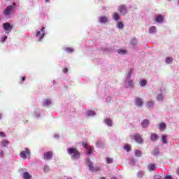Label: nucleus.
Masks as SVG:
<instances>
[{"instance_id": "f257e3e1", "label": "nucleus", "mask_w": 179, "mask_h": 179, "mask_svg": "<svg viewBox=\"0 0 179 179\" xmlns=\"http://www.w3.org/2000/svg\"><path fill=\"white\" fill-rule=\"evenodd\" d=\"M67 152L69 155H70L71 159L73 160H77V159H79L80 157V153L78 150V149L75 148H70L67 149Z\"/></svg>"}, {"instance_id": "f03ea898", "label": "nucleus", "mask_w": 179, "mask_h": 179, "mask_svg": "<svg viewBox=\"0 0 179 179\" xmlns=\"http://www.w3.org/2000/svg\"><path fill=\"white\" fill-rule=\"evenodd\" d=\"M16 8V3H13V4L8 6L6 9L3 10V14L4 16H9L10 13H12L14 9Z\"/></svg>"}, {"instance_id": "7ed1b4c3", "label": "nucleus", "mask_w": 179, "mask_h": 179, "mask_svg": "<svg viewBox=\"0 0 179 179\" xmlns=\"http://www.w3.org/2000/svg\"><path fill=\"white\" fill-rule=\"evenodd\" d=\"M131 138H133V139H134V141H136V142L140 145L143 143V138L139 133H135L133 136H131Z\"/></svg>"}, {"instance_id": "20e7f679", "label": "nucleus", "mask_w": 179, "mask_h": 179, "mask_svg": "<svg viewBox=\"0 0 179 179\" xmlns=\"http://www.w3.org/2000/svg\"><path fill=\"white\" fill-rule=\"evenodd\" d=\"M87 166H88L90 171H100L99 168L94 169V166H93V163H92V161H90V158H87Z\"/></svg>"}, {"instance_id": "39448f33", "label": "nucleus", "mask_w": 179, "mask_h": 179, "mask_svg": "<svg viewBox=\"0 0 179 179\" xmlns=\"http://www.w3.org/2000/svg\"><path fill=\"white\" fill-rule=\"evenodd\" d=\"M20 156L22 159H27V157H30V150L28 148H25L24 151H22L20 152Z\"/></svg>"}, {"instance_id": "423d86ee", "label": "nucleus", "mask_w": 179, "mask_h": 179, "mask_svg": "<svg viewBox=\"0 0 179 179\" xmlns=\"http://www.w3.org/2000/svg\"><path fill=\"white\" fill-rule=\"evenodd\" d=\"M53 155L54 154L51 151L45 152L43 159L46 160H51V159H52Z\"/></svg>"}, {"instance_id": "0eeeda50", "label": "nucleus", "mask_w": 179, "mask_h": 179, "mask_svg": "<svg viewBox=\"0 0 179 179\" xmlns=\"http://www.w3.org/2000/svg\"><path fill=\"white\" fill-rule=\"evenodd\" d=\"M3 28L4 29V30L8 31V30H12V29H13V27L10 25V23L6 22L3 24Z\"/></svg>"}, {"instance_id": "6e6552de", "label": "nucleus", "mask_w": 179, "mask_h": 179, "mask_svg": "<svg viewBox=\"0 0 179 179\" xmlns=\"http://www.w3.org/2000/svg\"><path fill=\"white\" fill-rule=\"evenodd\" d=\"M136 106H137V107H142V106H143V100H142V99L141 98H136Z\"/></svg>"}, {"instance_id": "1a4fd4ad", "label": "nucleus", "mask_w": 179, "mask_h": 179, "mask_svg": "<svg viewBox=\"0 0 179 179\" xmlns=\"http://www.w3.org/2000/svg\"><path fill=\"white\" fill-rule=\"evenodd\" d=\"M119 12H120V13H123V15H125V13H127V7L125 6V5L122 4L120 6Z\"/></svg>"}, {"instance_id": "9d476101", "label": "nucleus", "mask_w": 179, "mask_h": 179, "mask_svg": "<svg viewBox=\"0 0 179 179\" xmlns=\"http://www.w3.org/2000/svg\"><path fill=\"white\" fill-rule=\"evenodd\" d=\"M41 31L42 32V34L38 38L39 41H41L42 39L44 38V36H45V27H43L41 29Z\"/></svg>"}, {"instance_id": "9b49d317", "label": "nucleus", "mask_w": 179, "mask_h": 179, "mask_svg": "<svg viewBox=\"0 0 179 179\" xmlns=\"http://www.w3.org/2000/svg\"><path fill=\"white\" fill-rule=\"evenodd\" d=\"M159 136L156 133H152L150 136L151 141L153 142H155V141H157L159 139Z\"/></svg>"}, {"instance_id": "f8f14e48", "label": "nucleus", "mask_w": 179, "mask_h": 179, "mask_svg": "<svg viewBox=\"0 0 179 179\" xmlns=\"http://www.w3.org/2000/svg\"><path fill=\"white\" fill-rule=\"evenodd\" d=\"M150 122L149 120H148L147 119L144 120L142 122H141V125L143 128H148V127H149L150 125Z\"/></svg>"}, {"instance_id": "ddd939ff", "label": "nucleus", "mask_w": 179, "mask_h": 179, "mask_svg": "<svg viewBox=\"0 0 179 179\" xmlns=\"http://www.w3.org/2000/svg\"><path fill=\"white\" fill-rule=\"evenodd\" d=\"M164 20V18L163 17V15H159L158 16H157V17L155 19V22H157V23H160L162 22H163Z\"/></svg>"}, {"instance_id": "4468645a", "label": "nucleus", "mask_w": 179, "mask_h": 179, "mask_svg": "<svg viewBox=\"0 0 179 179\" xmlns=\"http://www.w3.org/2000/svg\"><path fill=\"white\" fill-rule=\"evenodd\" d=\"M134 73V70L132 69H129V71L127 73V76L126 77V80H130L131 76H132V73Z\"/></svg>"}, {"instance_id": "2eb2a0df", "label": "nucleus", "mask_w": 179, "mask_h": 179, "mask_svg": "<svg viewBox=\"0 0 179 179\" xmlns=\"http://www.w3.org/2000/svg\"><path fill=\"white\" fill-rule=\"evenodd\" d=\"M148 169L149 171H154V170H156V165L154 164H150L148 165Z\"/></svg>"}, {"instance_id": "dca6fc26", "label": "nucleus", "mask_w": 179, "mask_h": 179, "mask_svg": "<svg viewBox=\"0 0 179 179\" xmlns=\"http://www.w3.org/2000/svg\"><path fill=\"white\" fill-rule=\"evenodd\" d=\"M126 83H127L129 87H134L135 83H134V80H126Z\"/></svg>"}, {"instance_id": "f3484780", "label": "nucleus", "mask_w": 179, "mask_h": 179, "mask_svg": "<svg viewBox=\"0 0 179 179\" xmlns=\"http://www.w3.org/2000/svg\"><path fill=\"white\" fill-rule=\"evenodd\" d=\"M108 20L107 17H106V16H102V17H100V18H99V22L101 23H107Z\"/></svg>"}, {"instance_id": "a211bd4d", "label": "nucleus", "mask_w": 179, "mask_h": 179, "mask_svg": "<svg viewBox=\"0 0 179 179\" xmlns=\"http://www.w3.org/2000/svg\"><path fill=\"white\" fill-rule=\"evenodd\" d=\"M153 106H155V101H150L146 103V106L148 107V108H152Z\"/></svg>"}, {"instance_id": "6ab92c4d", "label": "nucleus", "mask_w": 179, "mask_h": 179, "mask_svg": "<svg viewBox=\"0 0 179 179\" xmlns=\"http://www.w3.org/2000/svg\"><path fill=\"white\" fill-rule=\"evenodd\" d=\"M159 128L160 131H164L166 129V123L162 122L159 124Z\"/></svg>"}, {"instance_id": "aec40b11", "label": "nucleus", "mask_w": 179, "mask_h": 179, "mask_svg": "<svg viewBox=\"0 0 179 179\" xmlns=\"http://www.w3.org/2000/svg\"><path fill=\"white\" fill-rule=\"evenodd\" d=\"M105 124L109 127H111V125H113V121L108 118H106L105 119Z\"/></svg>"}, {"instance_id": "412c9836", "label": "nucleus", "mask_w": 179, "mask_h": 179, "mask_svg": "<svg viewBox=\"0 0 179 179\" xmlns=\"http://www.w3.org/2000/svg\"><path fill=\"white\" fill-rule=\"evenodd\" d=\"M113 19H114V20H120V14H118L117 13H114L113 14Z\"/></svg>"}, {"instance_id": "4be33fe9", "label": "nucleus", "mask_w": 179, "mask_h": 179, "mask_svg": "<svg viewBox=\"0 0 179 179\" xmlns=\"http://www.w3.org/2000/svg\"><path fill=\"white\" fill-rule=\"evenodd\" d=\"M147 83H148V81H146V80H140V85L141 86V87L146 86Z\"/></svg>"}, {"instance_id": "5701e85b", "label": "nucleus", "mask_w": 179, "mask_h": 179, "mask_svg": "<svg viewBox=\"0 0 179 179\" xmlns=\"http://www.w3.org/2000/svg\"><path fill=\"white\" fill-rule=\"evenodd\" d=\"M135 156H136V157H141L142 156V151L136 150H135Z\"/></svg>"}, {"instance_id": "b1692460", "label": "nucleus", "mask_w": 179, "mask_h": 179, "mask_svg": "<svg viewBox=\"0 0 179 179\" xmlns=\"http://www.w3.org/2000/svg\"><path fill=\"white\" fill-rule=\"evenodd\" d=\"M23 176H24V179H30V178H31V176L28 172H24Z\"/></svg>"}, {"instance_id": "393cba45", "label": "nucleus", "mask_w": 179, "mask_h": 179, "mask_svg": "<svg viewBox=\"0 0 179 179\" xmlns=\"http://www.w3.org/2000/svg\"><path fill=\"white\" fill-rule=\"evenodd\" d=\"M156 31H157L156 27L152 26L149 28V33H156Z\"/></svg>"}, {"instance_id": "a878e982", "label": "nucleus", "mask_w": 179, "mask_h": 179, "mask_svg": "<svg viewBox=\"0 0 179 179\" xmlns=\"http://www.w3.org/2000/svg\"><path fill=\"white\" fill-rule=\"evenodd\" d=\"M87 115L89 117H93V116L96 115V112H94V110H89L87 112Z\"/></svg>"}, {"instance_id": "bb28decb", "label": "nucleus", "mask_w": 179, "mask_h": 179, "mask_svg": "<svg viewBox=\"0 0 179 179\" xmlns=\"http://www.w3.org/2000/svg\"><path fill=\"white\" fill-rule=\"evenodd\" d=\"M8 145H9V142L8 141H6V140H3L1 142V145L3 146V148L8 147Z\"/></svg>"}, {"instance_id": "cd10ccee", "label": "nucleus", "mask_w": 179, "mask_h": 179, "mask_svg": "<svg viewBox=\"0 0 179 179\" xmlns=\"http://www.w3.org/2000/svg\"><path fill=\"white\" fill-rule=\"evenodd\" d=\"M173 62V58L171 57H168L166 59V64H171Z\"/></svg>"}, {"instance_id": "c85d7f7f", "label": "nucleus", "mask_w": 179, "mask_h": 179, "mask_svg": "<svg viewBox=\"0 0 179 179\" xmlns=\"http://www.w3.org/2000/svg\"><path fill=\"white\" fill-rule=\"evenodd\" d=\"M124 149L127 152H130L131 151V145H129V144H127L124 145Z\"/></svg>"}, {"instance_id": "c756f323", "label": "nucleus", "mask_w": 179, "mask_h": 179, "mask_svg": "<svg viewBox=\"0 0 179 179\" xmlns=\"http://www.w3.org/2000/svg\"><path fill=\"white\" fill-rule=\"evenodd\" d=\"M87 155H92V152H93V148L91 146L87 148Z\"/></svg>"}, {"instance_id": "7c9ffc66", "label": "nucleus", "mask_w": 179, "mask_h": 179, "mask_svg": "<svg viewBox=\"0 0 179 179\" xmlns=\"http://www.w3.org/2000/svg\"><path fill=\"white\" fill-rule=\"evenodd\" d=\"M166 139H167V136L166 135H163L162 136V141L163 143H164V144L167 143Z\"/></svg>"}, {"instance_id": "2f4dec72", "label": "nucleus", "mask_w": 179, "mask_h": 179, "mask_svg": "<svg viewBox=\"0 0 179 179\" xmlns=\"http://www.w3.org/2000/svg\"><path fill=\"white\" fill-rule=\"evenodd\" d=\"M117 54L125 55V54H127V50H120L117 51Z\"/></svg>"}, {"instance_id": "473e14b6", "label": "nucleus", "mask_w": 179, "mask_h": 179, "mask_svg": "<svg viewBox=\"0 0 179 179\" xmlns=\"http://www.w3.org/2000/svg\"><path fill=\"white\" fill-rule=\"evenodd\" d=\"M113 162V158H110V157L106 158V163H108V164H111V163Z\"/></svg>"}, {"instance_id": "72a5a7b5", "label": "nucleus", "mask_w": 179, "mask_h": 179, "mask_svg": "<svg viewBox=\"0 0 179 179\" xmlns=\"http://www.w3.org/2000/svg\"><path fill=\"white\" fill-rule=\"evenodd\" d=\"M143 171H138L137 173V177L138 178H142V177H143Z\"/></svg>"}, {"instance_id": "f704fd0d", "label": "nucleus", "mask_w": 179, "mask_h": 179, "mask_svg": "<svg viewBox=\"0 0 179 179\" xmlns=\"http://www.w3.org/2000/svg\"><path fill=\"white\" fill-rule=\"evenodd\" d=\"M117 27L118 29H124V23H122V22H118Z\"/></svg>"}, {"instance_id": "c9c22d12", "label": "nucleus", "mask_w": 179, "mask_h": 179, "mask_svg": "<svg viewBox=\"0 0 179 179\" xmlns=\"http://www.w3.org/2000/svg\"><path fill=\"white\" fill-rule=\"evenodd\" d=\"M157 100H159V101H162V100H163V99H164V96H163V95L162 94H159L157 97Z\"/></svg>"}, {"instance_id": "e433bc0d", "label": "nucleus", "mask_w": 179, "mask_h": 179, "mask_svg": "<svg viewBox=\"0 0 179 179\" xmlns=\"http://www.w3.org/2000/svg\"><path fill=\"white\" fill-rule=\"evenodd\" d=\"M50 104H51V100H50V99H46V100L45 101V106H50Z\"/></svg>"}, {"instance_id": "4c0bfd02", "label": "nucleus", "mask_w": 179, "mask_h": 179, "mask_svg": "<svg viewBox=\"0 0 179 179\" xmlns=\"http://www.w3.org/2000/svg\"><path fill=\"white\" fill-rule=\"evenodd\" d=\"M65 51H66L67 52H73V49L67 48L65 49Z\"/></svg>"}, {"instance_id": "58836bf2", "label": "nucleus", "mask_w": 179, "mask_h": 179, "mask_svg": "<svg viewBox=\"0 0 179 179\" xmlns=\"http://www.w3.org/2000/svg\"><path fill=\"white\" fill-rule=\"evenodd\" d=\"M164 179H173V177L171 175H166L164 176Z\"/></svg>"}, {"instance_id": "ea45409f", "label": "nucleus", "mask_w": 179, "mask_h": 179, "mask_svg": "<svg viewBox=\"0 0 179 179\" xmlns=\"http://www.w3.org/2000/svg\"><path fill=\"white\" fill-rule=\"evenodd\" d=\"M82 145L83 146V148H85V149H87V148H90V146H88L87 145V143H82Z\"/></svg>"}, {"instance_id": "a19ab883", "label": "nucleus", "mask_w": 179, "mask_h": 179, "mask_svg": "<svg viewBox=\"0 0 179 179\" xmlns=\"http://www.w3.org/2000/svg\"><path fill=\"white\" fill-rule=\"evenodd\" d=\"M153 155H159V150L157 148L154 149Z\"/></svg>"}, {"instance_id": "79ce46f5", "label": "nucleus", "mask_w": 179, "mask_h": 179, "mask_svg": "<svg viewBox=\"0 0 179 179\" xmlns=\"http://www.w3.org/2000/svg\"><path fill=\"white\" fill-rule=\"evenodd\" d=\"M0 136H1V138H5V133H3V131H0Z\"/></svg>"}, {"instance_id": "37998d69", "label": "nucleus", "mask_w": 179, "mask_h": 179, "mask_svg": "<svg viewBox=\"0 0 179 179\" xmlns=\"http://www.w3.org/2000/svg\"><path fill=\"white\" fill-rule=\"evenodd\" d=\"M48 170H50V167H48V166H45L44 168V171H48Z\"/></svg>"}, {"instance_id": "c03bdc74", "label": "nucleus", "mask_w": 179, "mask_h": 179, "mask_svg": "<svg viewBox=\"0 0 179 179\" xmlns=\"http://www.w3.org/2000/svg\"><path fill=\"white\" fill-rule=\"evenodd\" d=\"M41 34V31H36V37H38V36H40Z\"/></svg>"}, {"instance_id": "a18cd8bd", "label": "nucleus", "mask_w": 179, "mask_h": 179, "mask_svg": "<svg viewBox=\"0 0 179 179\" xmlns=\"http://www.w3.org/2000/svg\"><path fill=\"white\" fill-rule=\"evenodd\" d=\"M7 38H8V36H5L3 37V38L2 39V42L3 43V42L6 41Z\"/></svg>"}, {"instance_id": "49530a36", "label": "nucleus", "mask_w": 179, "mask_h": 179, "mask_svg": "<svg viewBox=\"0 0 179 179\" xmlns=\"http://www.w3.org/2000/svg\"><path fill=\"white\" fill-rule=\"evenodd\" d=\"M64 73H66L68 72V68L63 69Z\"/></svg>"}, {"instance_id": "de8ad7c7", "label": "nucleus", "mask_w": 179, "mask_h": 179, "mask_svg": "<svg viewBox=\"0 0 179 179\" xmlns=\"http://www.w3.org/2000/svg\"><path fill=\"white\" fill-rule=\"evenodd\" d=\"M154 178H155V179H159V178H160V176H155L154 177Z\"/></svg>"}, {"instance_id": "09e8293b", "label": "nucleus", "mask_w": 179, "mask_h": 179, "mask_svg": "<svg viewBox=\"0 0 179 179\" xmlns=\"http://www.w3.org/2000/svg\"><path fill=\"white\" fill-rule=\"evenodd\" d=\"M24 80H26V77H22V81L24 82Z\"/></svg>"}, {"instance_id": "8fccbe9b", "label": "nucleus", "mask_w": 179, "mask_h": 179, "mask_svg": "<svg viewBox=\"0 0 179 179\" xmlns=\"http://www.w3.org/2000/svg\"><path fill=\"white\" fill-rule=\"evenodd\" d=\"M2 155H3V151H1V156H2Z\"/></svg>"}, {"instance_id": "3c124183", "label": "nucleus", "mask_w": 179, "mask_h": 179, "mask_svg": "<svg viewBox=\"0 0 179 179\" xmlns=\"http://www.w3.org/2000/svg\"><path fill=\"white\" fill-rule=\"evenodd\" d=\"M45 2H50V0H45Z\"/></svg>"}, {"instance_id": "603ef678", "label": "nucleus", "mask_w": 179, "mask_h": 179, "mask_svg": "<svg viewBox=\"0 0 179 179\" xmlns=\"http://www.w3.org/2000/svg\"><path fill=\"white\" fill-rule=\"evenodd\" d=\"M101 179H106V178H104V177H102V178H101Z\"/></svg>"}, {"instance_id": "864d4df0", "label": "nucleus", "mask_w": 179, "mask_h": 179, "mask_svg": "<svg viewBox=\"0 0 179 179\" xmlns=\"http://www.w3.org/2000/svg\"><path fill=\"white\" fill-rule=\"evenodd\" d=\"M99 143H100V142H97V143H96V145H99Z\"/></svg>"}, {"instance_id": "5fc2aeb1", "label": "nucleus", "mask_w": 179, "mask_h": 179, "mask_svg": "<svg viewBox=\"0 0 179 179\" xmlns=\"http://www.w3.org/2000/svg\"><path fill=\"white\" fill-rule=\"evenodd\" d=\"M112 179H117L116 178H113Z\"/></svg>"}, {"instance_id": "6e6d98bb", "label": "nucleus", "mask_w": 179, "mask_h": 179, "mask_svg": "<svg viewBox=\"0 0 179 179\" xmlns=\"http://www.w3.org/2000/svg\"><path fill=\"white\" fill-rule=\"evenodd\" d=\"M66 179H72V178H66Z\"/></svg>"}, {"instance_id": "4d7b16f0", "label": "nucleus", "mask_w": 179, "mask_h": 179, "mask_svg": "<svg viewBox=\"0 0 179 179\" xmlns=\"http://www.w3.org/2000/svg\"><path fill=\"white\" fill-rule=\"evenodd\" d=\"M0 119H1V115H0Z\"/></svg>"}, {"instance_id": "13d9d810", "label": "nucleus", "mask_w": 179, "mask_h": 179, "mask_svg": "<svg viewBox=\"0 0 179 179\" xmlns=\"http://www.w3.org/2000/svg\"><path fill=\"white\" fill-rule=\"evenodd\" d=\"M168 1H170V0H168Z\"/></svg>"}]
</instances>
